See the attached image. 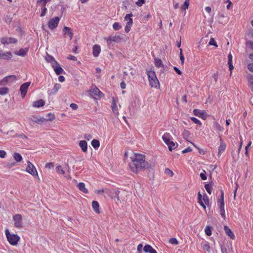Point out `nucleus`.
<instances>
[{
  "label": "nucleus",
  "mask_w": 253,
  "mask_h": 253,
  "mask_svg": "<svg viewBox=\"0 0 253 253\" xmlns=\"http://www.w3.org/2000/svg\"><path fill=\"white\" fill-rule=\"evenodd\" d=\"M190 119L194 123H195L198 125H199V126H202V124L201 122L199 120L197 119L196 118L191 117Z\"/></svg>",
  "instance_id": "8fccbe9b"
},
{
  "label": "nucleus",
  "mask_w": 253,
  "mask_h": 253,
  "mask_svg": "<svg viewBox=\"0 0 253 253\" xmlns=\"http://www.w3.org/2000/svg\"><path fill=\"white\" fill-rule=\"evenodd\" d=\"M132 25V22L131 20H129V22H126V26L125 27V31L126 33H127L130 31Z\"/></svg>",
  "instance_id": "72a5a7b5"
},
{
  "label": "nucleus",
  "mask_w": 253,
  "mask_h": 253,
  "mask_svg": "<svg viewBox=\"0 0 253 253\" xmlns=\"http://www.w3.org/2000/svg\"><path fill=\"white\" fill-rule=\"evenodd\" d=\"M28 51V48H21L18 51L14 52V54L16 55L25 56Z\"/></svg>",
  "instance_id": "5701e85b"
},
{
  "label": "nucleus",
  "mask_w": 253,
  "mask_h": 253,
  "mask_svg": "<svg viewBox=\"0 0 253 253\" xmlns=\"http://www.w3.org/2000/svg\"><path fill=\"white\" fill-rule=\"evenodd\" d=\"M131 162L129 164L130 170L137 173L139 170L148 168L149 163L146 161V156L140 153H134L130 158Z\"/></svg>",
  "instance_id": "f257e3e1"
},
{
  "label": "nucleus",
  "mask_w": 253,
  "mask_h": 253,
  "mask_svg": "<svg viewBox=\"0 0 253 253\" xmlns=\"http://www.w3.org/2000/svg\"><path fill=\"white\" fill-rule=\"evenodd\" d=\"M12 57V55L10 52H3L2 50H0V59H8Z\"/></svg>",
  "instance_id": "412c9836"
},
{
  "label": "nucleus",
  "mask_w": 253,
  "mask_h": 253,
  "mask_svg": "<svg viewBox=\"0 0 253 253\" xmlns=\"http://www.w3.org/2000/svg\"><path fill=\"white\" fill-rule=\"evenodd\" d=\"M180 59L181 60L182 64H183L184 62V57L182 53V49H180Z\"/></svg>",
  "instance_id": "13d9d810"
},
{
  "label": "nucleus",
  "mask_w": 253,
  "mask_h": 253,
  "mask_svg": "<svg viewBox=\"0 0 253 253\" xmlns=\"http://www.w3.org/2000/svg\"><path fill=\"white\" fill-rule=\"evenodd\" d=\"M91 143L92 146L95 149H97L100 146V142L97 139H93Z\"/></svg>",
  "instance_id": "e433bc0d"
},
{
  "label": "nucleus",
  "mask_w": 253,
  "mask_h": 253,
  "mask_svg": "<svg viewBox=\"0 0 253 253\" xmlns=\"http://www.w3.org/2000/svg\"><path fill=\"white\" fill-rule=\"evenodd\" d=\"M17 40L13 38H2L0 39V42L3 44H8L11 43H15Z\"/></svg>",
  "instance_id": "9b49d317"
},
{
  "label": "nucleus",
  "mask_w": 253,
  "mask_h": 253,
  "mask_svg": "<svg viewBox=\"0 0 253 253\" xmlns=\"http://www.w3.org/2000/svg\"><path fill=\"white\" fill-rule=\"evenodd\" d=\"M232 55L231 52H230L228 55V64H231L232 63Z\"/></svg>",
  "instance_id": "052dcab7"
},
{
  "label": "nucleus",
  "mask_w": 253,
  "mask_h": 253,
  "mask_svg": "<svg viewBox=\"0 0 253 253\" xmlns=\"http://www.w3.org/2000/svg\"><path fill=\"white\" fill-rule=\"evenodd\" d=\"M191 151H192V149L190 147H187L186 149L183 150L182 151V154H184V153H186L190 152Z\"/></svg>",
  "instance_id": "774afa93"
},
{
  "label": "nucleus",
  "mask_w": 253,
  "mask_h": 253,
  "mask_svg": "<svg viewBox=\"0 0 253 253\" xmlns=\"http://www.w3.org/2000/svg\"><path fill=\"white\" fill-rule=\"evenodd\" d=\"M60 20V17L58 16H56L50 19L47 23V26L49 29L51 30H53L56 28L58 25Z\"/></svg>",
  "instance_id": "423d86ee"
},
{
  "label": "nucleus",
  "mask_w": 253,
  "mask_h": 253,
  "mask_svg": "<svg viewBox=\"0 0 253 253\" xmlns=\"http://www.w3.org/2000/svg\"><path fill=\"white\" fill-rule=\"evenodd\" d=\"M200 177L201 179L203 180H205L207 179V176L206 175V171L205 170H204V173L201 172L200 173Z\"/></svg>",
  "instance_id": "680f3d73"
},
{
  "label": "nucleus",
  "mask_w": 253,
  "mask_h": 253,
  "mask_svg": "<svg viewBox=\"0 0 253 253\" xmlns=\"http://www.w3.org/2000/svg\"><path fill=\"white\" fill-rule=\"evenodd\" d=\"M52 68L57 75H60L64 72V70L58 62L56 63V65H53Z\"/></svg>",
  "instance_id": "4be33fe9"
},
{
  "label": "nucleus",
  "mask_w": 253,
  "mask_h": 253,
  "mask_svg": "<svg viewBox=\"0 0 253 253\" xmlns=\"http://www.w3.org/2000/svg\"><path fill=\"white\" fill-rule=\"evenodd\" d=\"M190 131L187 129H184L182 133L183 138L187 141L190 138Z\"/></svg>",
  "instance_id": "2f4dec72"
},
{
  "label": "nucleus",
  "mask_w": 253,
  "mask_h": 253,
  "mask_svg": "<svg viewBox=\"0 0 253 253\" xmlns=\"http://www.w3.org/2000/svg\"><path fill=\"white\" fill-rule=\"evenodd\" d=\"M16 80V77L14 75H11V76H8L3 79V81L5 82H12L14 81H15Z\"/></svg>",
  "instance_id": "7c9ffc66"
},
{
  "label": "nucleus",
  "mask_w": 253,
  "mask_h": 253,
  "mask_svg": "<svg viewBox=\"0 0 253 253\" xmlns=\"http://www.w3.org/2000/svg\"><path fill=\"white\" fill-rule=\"evenodd\" d=\"M45 168L48 169H51L53 168L54 164L52 162L47 163L45 165Z\"/></svg>",
  "instance_id": "bf43d9fd"
},
{
  "label": "nucleus",
  "mask_w": 253,
  "mask_h": 253,
  "mask_svg": "<svg viewBox=\"0 0 253 253\" xmlns=\"http://www.w3.org/2000/svg\"><path fill=\"white\" fill-rule=\"evenodd\" d=\"M31 121L35 123H37L39 124H41L44 122H45V119L43 117H39L37 116H32L31 118Z\"/></svg>",
  "instance_id": "f3484780"
},
{
  "label": "nucleus",
  "mask_w": 253,
  "mask_h": 253,
  "mask_svg": "<svg viewBox=\"0 0 253 253\" xmlns=\"http://www.w3.org/2000/svg\"><path fill=\"white\" fill-rule=\"evenodd\" d=\"M5 234L7 241L10 245L12 246L17 245L20 239L18 235L10 233L9 230L7 229L5 230Z\"/></svg>",
  "instance_id": "20e7f679"
},
{
  "label": "nucleus",
  "mask_w": 253,
  "mask_h": 253,
  "mask_svg": "<svg viewBox=\"0 0 253 253\" xmlns=\"http://www.w3.org/2000/svg\"><path fill=\"white\" fill-rule=\"evenodd\" d=\"M205 234L207 236H211V228L210 226H207L205 229Z\"/></svg>",
  "instance_id": "49530a36"
},
{
  "label": "nucleus",
  "mask_w": 253,
  "mask_h": 253,
  "mask_svg": "<svg viewBox=\"0 0 253 253\" xmlns=\"http://www.w3.org/2000/svg\"><path fill=\"white\" fill-rule=\"evenodd\" d=\"M205 188L207 191V192L209 194H211V185L210 184H206L205 185Z\"/></svg>",
  "instance_id": "3c124183"
},
{
  "label": "nucleus",
  "mask_w": 253,
  "mask_h": 253,
  "mask_svg": "<svg viewBox=\"0 0 253 253\" xmlns=\"http://www.w3.org/2000/svg\"><path fill=\"white\" fill-rule=\"evenodd\" d=\"M117 101L115 97H112V103H111V109L113 112L115 114L116 116H118L119 115V113L118 110V107L117 105Z\"/></svg>",
  "instance_id": "4468645a"
},
{
  "label": "nucleus",
  "mask_w": 253,
  "mask_h": 253,
  "mask_svg": "<svg viewBox=\"0 0 253 253\" xmlns=\"http://www.w3.org/2000/svg\"><path fill=\"white\" fill-rule=\"evenodd\" d=\"M147 74L148 77L150 85L152 87L157 88L160 85V83L154 71L152 70L148 71H147Z\"/></svg>",
  "instance_id": "7ed1b4c3"
},
{
  "label": "nucleus",
  "mask_w": 253,
  "mask_h": 253,
  "mask_svg": "<svg viewBox=\"0 0 253 253\" xmlns=\"http://www.w3.org/2000/svg\"><path fill=\"white\" fill-rule=\"evenodd\" d=\"M101 52V47L98 44H95L92 47V54L93 55L97 57Z\"/></svg>",
  "instance_id": "6ab92c4d"
},
{
  "label": "nucleus",
  "mask_w": 253,
  "mask_h": 253,
  "mask_svg": "<svg viewBox=\"0 0 253 253\" xmlns=\"http://www.w3.org/2000/svg\"><path fill=\"white\" fill-rule=\"evenodd\" d=\"M162 139L167 145L172 140V137L169 133L165 132L162 136Z\"/></svg>",
  "instance_id": "dca6fc26"
},
{
  "label": "nucleus",
  "mask_w": 253,
  "mask_h": 253,
  "mask_svg": "<svg viewBox=\"0 0 253 253\" xmlns=\"http://www.w3.org/2000/svg\"><path fill=\"white\" fill-rule=\"evenodd\" d=\"M30 82H26L24 83L20 86V91L21 92V97L23 98L25 97L28 89V87L30 85Z\"/></svg>",
  "instance_id": "9d476101"
},
{
  "label": "nucleus",
  "mask_w": 253,
  "mask_h": 253,
  "mask_svg": "<svg viewBox=\"0 0 253 253\" xmlns=\"http://www.w3.org/2000/svg\"><path fill=\"white\" fill-rule=\"evenodd\" d=\"M45 60L47 61V62L51 63L52 67L53 65L55 64L56 65V63H57V62L55 60L53 56L48 54H47L45 57Z\"/></svg>",
  "instance_id": "c85d7f7f"
},
{
  "label": "nucleus",
  "mask_w": 253,
  "mask_h": 253,
  "mask_svg": "<svg viewBox=\"0 0 253 253\" xmlns=\"http://www.w3.org/2000/svg\"><path fill=\"white\" fill-rule=\"evenodd\" d=\"M220 144L218 147V151L217 155L218 157H220L221 154L225 150L226 148V144L225 143L223 142V141L220 139Z\"/></svg>",
  "instance_id": "a211bd4d"
},
{
  "label": "nucleus",
  "mask_w": 253,
  "mask_h": 253,
  "mask_svg": "<svg viewBox=\"0 0 253 253\" xmlns=\"http://www.w3.org/2000/svg\"><path fill=\"white\" fill-rule=\"evenodd\" d=\"M133 16V14L132 13H130L129 14H127L126 15V16H125V21H126L127 22H129V20H132V22H133V20H132V17Z\"/></svg>",
  "instance_id": "de8ad7c7"
},
{
  "label": "nucleus",
  "mask_w": 253,
  "mask_h": 253,
  "mask_svg": "<svg viewBox=\"0 0 253 253\" xmlns=\"http://www.w3.org/2000/svg\"><path fill=\"white\" fill-rule=\"evenodd\" d=\"M154 64H155V65L158 68H160L163 66L162 60L159 58L155 59Z\"/></svg>",
  "instance_id": "ea45409f"
},
{
  "label": "nucleus",
  "mask_w": 253,
  "mask_h": 253,
  "mask_svg": "<svg viewBox=\"0 0 253 253\" xmlns=\"http://www.w3.org/2000/svg\"><path fill=\"white\" fill-rule=\"evenodd\" d=\"M190 0H185L184 3L181 5V8L182 10H186L188 8Z\"/></svg>",
  "instance_id": "a18cd8bd"
},
{
  "label": "nucleus",
  "mask_w": 253,
  "mask_h": 253,
  "mask_svg": "<svg viewBox=\"0 0 253 253\" xmlns=\"http://www.w3.org/2000/svg\"><path fill=\"white\" fill-rule=\"evenodd\" d=\"M55 117L53 114H52L51 113H49L46 115V118H44L45 122L48 121H52L54 120L55 119Z\"/></svg>",
  "instance_id": "f704fd0d"
},
{
  "label": "nucleus",
  "mask_w": 253,
  "mask_h": 253,
  "mask_svg": "<svg viewBox=\"0 0 253 253\" xmlns=\"http://www.w3.org/2000/svg\"><path fill=\"white\" fill-rule=\"evenodd\" d=\"M46 5H44L42 4V6L41 8V17H43L45 15L46 12H47V8L45 7Z\"/></svg>",
  "instance_id": "37998d69"
},
{
  "label": "nucleus",
  "mask_w": 253,
  "mask_h": 253,
  "mask_svg": "<svg viewBox=\"0 0 253 253\" xmlns=\"http://www.w3.org/2000/svg\"><path fill=\"white\" fill-rule=\"evenodd\" d=\"M45 102L42 99H40L37 101H34L33 103V106L34 107L39 108L40 107H42L44 105Z\"/></svg>",
  "instance_id": "a878e982"
},
{
  "label": "nucleus",
  "mask_w": 253,
  "mask_h": 253,
  "mask_svg": "<svg viewBox=\"0 0 253 253\" xmlns=\"http://www.w3.org/2000/svg\"><path fill=\"white\" fill-rule=\"evenodd\" d=\"M224 230L226 234L229 236L231 239H235V236L234 233L231 230V229L227 225L224 226Z\"/></svg>",
  "instance_id": "aec40b11"
},
{
  "label": "nucleus",
  "mask_w": 253,
  "mask_h": 253,
  "mask_svg": "<svg viewBox=\"0 0 253 253\" xmlns=\"http://www.w3.org/2000/svg\"><path fill=\"white\" fill-rule=\"evenodd\" d=\"M8 92V89L7 87L0 88V94L5 95Z\"/></svg>",
  "instance_id": "603ef678"
},
{
  "label": "nucleus",
  "mask_w": 253,
  "mask_h": 253,
  "mask_svg": "<svg viewBox=\"0 0 253 253\" xmlns=\"http://www.w3.org/2000/svg\"><path fill=\"white\" fill-rule=\"evenodd\" d=\"M60 87H61V85L60 84H56L54 85L53 88L50 91L49 94H50V95L55 94L58 92V91L60 88Z\"/></svg>",
  "instance_id": "cd10ccee"
},
{
  "label": "nucleus",
  "mask_w": 253,
  "mask_h": 253,
  "mask_svg": "<svg viewBox=\"0 0 253 253\" xmlns=\"http://www.w3.org/2000/svg\"><path fill=\"white\" fill-rule=\"evenodd\" d=\"M143 245L142 244H140L137 246V253H141L142 250Z\"/></svg>",
  "instance_id": "69168bd1"
},
{
  "label": "nucleus",
  "mask_w": 253,
  "mask_h": 253,
  "mask_svg": "<svg viewBox=\"0 0 253 253\" xmlns=\"http://www.w3.org/2000/svg\"><path fill=\"white\" fill-rule=\"evenodd\" d=\"M6 153L4 150H0V158H4L6 156Z\"/></svg>",
  "instance_id": "0e129e2a"
},
{
  "label": "nucleus",
  "mask_w": 253,
  "mask_h": 253,
  "mask_svg": "<svg viewBox=\"0 0 253 253\" xmlns=\"http://www.w3.org/2000/svg\"><path fill=\"white\" fill-rule=\"evenodd\" d=\"M219 212L222 217L225 219L226 218V214L224 207H219Z\"/></svg>",
  "instance_id": "79ce46f5"
},
{
  "label": "nucleus",
  "mask_w": 253,
  "mask_h": 253,
  "mask_svg": "<svg viewBox=\"0 0 253 253\" xmlns=\"http://www.w3.org/2000/svg\"><path fill=\"white\" fill-rule=\"evenodd\" d=\"M198 199L200 206H205V204L208 205L209 204V198L206 194L202 197L199 192L198 193Z\"/></svg>",
  "instance_id": "1a4fd4ad"
},
{
  "label": "nucleus",
  "mask_w": 253,
  "mask_h": 253,
  "mask_svg": "<svg viewBox=\"0 0 253 253\" xmlns=\"http://www.w3.org/2000/svg\"><path fill=\"white\" fill-rule=\"evenodd\" d=\"M63 34L64 36L68 35L69 37L70 40L72 39L73 33L72 32V30L70 28L64 26L63 29Z\"/></svg>",
  "instance_id": "2eb2a0df"
},
{
  "label": "nucleus",
  "mask_w": 253,
  "mask_h": 253,
  "mask_svg": "<svg viewBox=\"0 0 253 253\" xmlns=\"http://www.w3.org/2000/svg\"><path fill=\"white\" fill-rule=\"evenodd\" d=\"M209 45H214L216 47H217V44L216 43V42H215L214 39L213 38H212L210 39V42H209Z\"/></svg>",
  "instance_id": "864d4df0"
},
{
  "label": "nucleus",
  "mask_w": 253,
  "mask_h": 253,
  "mask_svg": "<svg viewBox=\"0 0 253 253\" xmlns=\"http://www.w3.org/2000/svg\"><path fill=\"white\" fill-rule=\"evenodd\" d=\"M79 146L81 148L82 151L85 153L87 150V143L85 140H81L79 142Z\"/></svg>",
  "instance_id": "393cba45"
},
{
  "label": "nucleus",
  "mask_w": 253,
  "mask_h": 253,
  "mask_svg": "<svg viewBox=\"0 0 253 253\" xmlns=\"http://www.w3.org/2000/svg\"><path fill=\"white\" fill-rule=\"evenodd\" d=\"M145 3V0H137V1H136L135 4L138 6H141Z\"/></svg>",
  "instance_id": "4d7b16f0"
},
{
  "label": "nucleus",
  "mask_w": 253,
  "mask_h": 253,
  "mask_svg": "<svg viewBox=\"0 0 253 253\" xmlns=\"http://www.w3.org/2000/svg\"><path fill=\"white\" fill-rule=\"evenodd\" d=\"M168 146L169 149L170 151H171L172 150L175 149L177 146V144L174 143L172 140H171L169 144L167 145Z\"/></svg>",
  "instance_id": "473e14b6"
},
{
  "label": "nucleus",
  "mask_w": 253,
  "mask_h": 253,
  "mask_svg": "<svg viewBox=\"0 0 253 253\" xmlns=\"http://www.w3.org/2000/svg\"><path fill=\"white\" fill-rule=\"evenodd\" d=\"M247 79L250 85L253 86V75L251 74L249 75L247 77Z\"/></svg>",
  "instance_id": "09e8293b"
},
{
  "label": "nucleus",
  "mask_w": 253,
  "mask_h": 253,
  "mask_svg": "<svg viewBox=\"0 0 253 253\" xmlns=\"http://www.w3.org/2000/svg\"><path fill=\"white\" fill-rule=\"evenodd\" d=\"M13 158L17 162H20L22 160L21 155L18 153H14L13 154Z\"/></svg>",
  "instance_id": "4c0bfd02"
},
{
  "label": "nucleus",
  "mask_w": 253,
  "mask_h": 253,
  "mask_svg": "<svg viewBox=\"0 0 253 253\" xmlns=\"http://www.w3.org/2000/svg\"><path fill=\"white\" fill-rule=\"evenodd\" d=\"M202 249L208 253L211 252V248L209 243L208 242H204L201 243Z\"/></svg>",
  "instance_id": "bb28decb"
},
{
  "label": "nucleus",
  "mask_w": 253,
  "mask_h": 253,
  "mask_svg": "<svg viewBox=\"0 0 253 253\" xmlns=\"http://www.w3.org/2000/svg\"><path fill=\"white\" fill-rule=\"evenodd\" d=\"M112 27H113V29L115 31L119 30L120 29H121L122 28V26L121 25V24L119 22H115L113 24Z\"/></svg>",
  "instance_id": "c03bdc74"
},
{
  "label": "nucleus",
  "mask_w": 253,
  "mask_h": 253,
  "mask_svg": "<svg viewBox=\"0 0 253 253\" xmlns=\"http://www.w3.org/2000/svg\"><path fill=\"white\" fill-rule=\"evenodd\" d=\"M78 187L80 191L84 193H87L88 192L87 189L85 188L84 183L83 182H80L78 184Z\"/></svg>",
  "instance_id": "c756f323"
},
{
  "label": "nucleus",
  "mask_w": 253,
  "mask_h": 253,
  "mask_svg": "<svg viewBox=\"0 0 253 253\" xmlns=\"http://www.w3.org/2000/svg\"><path fill=\"white\" fill-rule=\"evenodd\" d=\"M26 171L31 174L34 177H38V171L35 166L30 161L27 162V166Z\"/></svg>",
  "instance_id": "39448f33"
},
{
  "label": "nucleus",
  "mask_w": 253,
  "mask_h": 253,
  "mask_svg": "<svg viewBox=\"0 0 253 253\" xmlns=\"http://www.w3.org/2000/svg\"><path fill=\"white\" fill-rule=\"evenodd\" d=\"M217 203L219 206H224V193L222 191H221L220 197L217 200Z\"/></svg>",
  "instance_id": "c9c22d12"
},
{
  "label": "nucleus",
  "mask_w": 253,
  "mask_h": 253,
  "mask_svg": "<svg viewBox=\"0 0 253 253\" xmlns=\"http://www.w3.org/2000/svg\"><path fill=\"white\" fill-rule=\"evenodd\" d=\"M143 249L144 252L146 253H157L156 251L149 245H145Z\"/></svg>",
  "instance_id": "b1692460"
},
{
  "label": "nucleus",
  "mask_w": 253,
  "mask_h": 253,
  "mask_svg": "<svg viewBox=\"0 0 253 253\" xmlns=\"http://www.w3.org/2000/svg\"><path fill=\"white\" fill-rule=\"evenodd\" d=\"M56 171L59 174L64 175L65 173V170L61 166H58L56 167Z\"/></svg>",
  "instance_id": "58836bf2"
},
{
  "label": "nucleus",
  "mask_w": 253,
  "mask_h": 253,
  "mask_svg": "<svg viewBox=\"0 0 253 253\" xmlns=\"http://www.w3.org/2000/svg\"><path fill=\"white\" fill-rule=\"evenodd\" d=\"M104 192H106L112 199H113L117 205H118L122 204L121 201H120L118 197L119 191L117 189H113L110 190H104L103 189H102L99 190H96L95 191V193L97 194H102Z\"/></svg>",
  "instance_id": "f03ea898"
},
{
  "label": "nucleus",
  "mask_w": 253,
  "mask_h": 253,
  "mask_svg": "<svg viewBox=\"0 0 253 253\" xmlns=\"http://www.w3.org/2000/svg\"><path fill=\"white\" fill-rule=\"evenodd\" d=\"M214 127L216 129L220 131H222L223 130V128L221 127L218 123H214Z\"/></svg>",
  "instance_id": "5fc2aeb1"
},
{
  "label": "nucleus",
  "mask_w": 253,
  "mask_h": 253,
  "mask_svg": "<svg viewBox=\"0 0 253 253\" xmlns=\"http://www.w3.org/2000/svg\"><path fill=\"white\" fill-rule=\"evenodd\" d=\"M14 226L16 228H21L22 227V218L20 214H16L13 217Z\"/></svg>",
  "instance_id": "6e6552de"
},
{
  "label": "nucleus",
  "mask_w": 253,
  "mask_h": 253,
  "mask_svg": "<svg viewBox=\"0 0 253 253\" xmlns=\"http://www.w3.org/2000/svg\"><path fill=\"white\" fill-rule=\"evenodd\" d=\"M249 58L251 60L253 61V54L249 55ZM248 69L252 72L253 73V63H249L248 65Z\"/></svg>",
  "instance_id": "a19ab883"
},
{
  "label": "nucleus",
  "mask_w": 253,
  "mask_h": 253,
  "mask_svg": "<svg viewBox=\"0 0 253 253\" xmlns=\"http://www.w3.org/2000/svg\"><path fill=\"white\" fill-rule=\"evenodd\" d=\"M251 144H252V141H250L248 143V145L246 146V148H245V150H246L245 154L246 155H248V149L249 148V147H250Z\"/></svg>",
  "instance_id": "e2e57ef3"
},
{
  "label": "nucleus",
  "mask_w": 253,
  "mask_h": 253,
  "mask_svg": "<svg viewBox=\"0 0 253 253\" xmlns=\"http://www.w3.org/2000/svg\"><path fill=\"white\" fill-rule=\"evenodd\" d=\"M90 95L94 99H98L101 98L103 93L96 86L92 87L89 90Z\"/></svg>",
  "instance_id": "0eeeda50"
},
{
  "label": "nucleus",
  "mask_w": 253,
  "mask_h": 253,
  "mask_svg": "<svg viewBox=\"0 0 253 253\" xmlns=\"http://www.w3.org/2000/svg\"><path fill=\"white\" fill-rule=\"evenodd\" d=\"M169 243L172 245H177L178 241L176 238H172L169 240Z\"/></svg>",
  "instance_id": "6e6d98bb"
},
{
  "label": "nucleus",
  "mask_w": 253,
  "mask_h": 253,
  "mask_svg": "<svg viewBox=\"0 0 253 253\" xmlns=\"http://www.w3.org/2000/svg\"><path fill=\"white\" fill-rule=\"evenodd\" d=\"M193 114L195 116L198 117L203 120L206 119V112L205 110H200L198 109H195L193 110Z\"/></svg>",
  "instance_id": "ddd939ff"
},
{
  "label": "nucleus",
  "mask_w": 253,
  "mask_h": 253,
  "mask_svg": "<svg viewBox=\"0 0 253 253\" xmlns=\"http://www.w3.org/2000/svg\"><path fill=\"white\" fill-rule=\"evenodd\" d=\"M67 59H68L69 60H73V61H77V57H75V56H73V55H69L67 57Z\"/></svg>",
  "instance_id": "338daca9"
},
{
  "label": "nucleus",
  "mask_w": 253,
  "mask_h": 253,
  "mask_svg": "<svg viewBox=\"0 0 253 253\" xmlns=\"http://www.w3.org/2000/svg\"><path fill=\"white\" fill-rule=\"evenodd\" d=\"M104 39L108 42H119L121 41L122 38L120 35H115L105 38Z\"/></svg>",
  "instance_id": "f8f14e48"
}]
</instances>
